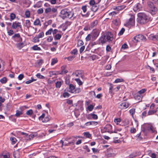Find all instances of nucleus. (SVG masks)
I'll return each instance as SVG.
<instances>
[{
	"label": "nucleus",
	"mask_w": 158,
	"mask_h": 158,
	"mask_svg": "<svg viewBox=\"0 0 158 158\" xmlns=\"http://www.w3.org/2000/svg\"><path fill=\"white\" fill-rule=\"evenodd\" d=\"M138 22L140 24H144L148 22L150 17L148 15L144 13H139L138 14Z\"/></svg>",
	"instance_id": "1"
},
{
	"label": "nucleus",
	"mask_w": 158,
	"mask_h": 158,
	"mask_svg": "<svg viewBox=\"0 0 158 158\" xmlns=\"http://www.w3.org/2000/svg\"><path fill=\"white\" fill-rule=\"evenodd\" d=\"M60 13V17L64 19L66 18L70 19L73 17L74 15L73 12L69 11L68 10L66 9L62 10Z\"/></svg>",
	"instance_id": "2"
},
{
	"label": "nucleus",
	"mask_w": 158,
	"mask_h": 158,
	"mask_svg": "<svg viewBox=\"0 0 158 158\" xmlns=\"http://www.w3.org/2000/svg\"><path fill=\"white\" fill-rule=\"evenodd\" d=\"M45 12L46 14L50 13L52 17H55L57 16L58 13L57 8L56 7L52 8L48 7L45 10Z\"/></svg>",
	"instance_id": "3"
},
{
	"label": "nucleus",
	"mask_w": 158,
	"mask_h": 158,
	"mask_svg": "<svg viewBox=\"0 0 158 158\" xmlns=\"http://www.w3.org/2000/svg\"><path fill=\"white\" fill-rule=\"evenodd\" d=\"M134 40L136 42L141 41H145L146 40V37L143 35L140 34L135 36L134 37Z\"/></svg>",
	"instance_id": "4"
},
{
	"label": "nucleus",
	"mask_w": 158,
	"mask_h": 158,
	"mask_svg": "<svg viewBox=\"0 0 158 158\" xmlns=\"http://www.w3.org/2000/svg\"><path fill=\"white\" fill-rule=\"evenodd\" d=\"M127 98L125 99L123 102L119 105V107L121 109H125L128 107L130 104L128 102H126Z\"/></svg>",
	"instance_id": "5"
},
{
	"label": "nucleus",
	"mask_w": 158,
	"mask_h": 158,
	"mask_svg": "<svg viewBox=\"0 0 158 158\" xmlns=\"http://www.w3.org/2000/svg\"><path fill=\"white\" fill-rule=\"evenodd\" d=\"M143 9V6L142 4L140 3H137L133 8V10L135 12H138Z\"/></svg>",
	"instance_id": "6"
},
{
	"label": "nucleus",
	"mask_w": 158,
	"mask_h": 158,
	"mask_svg": "<svg viewBox=\"0 0 158 158\" xmlns=\"http://www.w3.org/2000/svg\"><path fill=\"white\" fill-rule=\"evenodd\" d=\"M135 16L133 15H131V18L127 21L126 25L127 26H133L135 24Z\"/></svg>",
	"instance_id": "7"
},
{
	"label": "nucleus",
	"mask_w": 158,
	"mask_h": 158,
	"mask_svg": "<svg viewBox=\"0 0 158 158\" xmlns=\"http://www.w3.org/2000/svg\"><path fill=\"white\" fill-rule=\"evenodd\" d=\"M92 36V40H95L98 36L99 34V30H93L90 33Z\"/></svg>",
	"instance_id": "8"
},
{
	"label": "nucleus",
	"mask_w": 158,
	"mask_h": 158,
	"mask_svg": "<svg viewBox=\"0 0 158 158\" xmlns=\"http://www.w3.org/2000/svg\"><path fill=\"white\" fill-rule=\"evenodd\" d=\"M106 39L109 42H111L114 39L113 34L111 32H108L105 35Z\"/></svg>",
	"instance_id": "9"
},
{
	"label": "nucleus",
	"mask_w": 158,
	"mask_h": 158,
	"mask_svg": "<svg viewBox=\"0 0 158 158\" xmlns=\"http://www.w3.org/2000/svg\"><path fill=\"white\" fill-rule=\"evenodd\" d=\"M11 39L14 40H16L19 42H21L22 40V38L21 37L19 33L15 34L12 37Z\"/></svg>",
	"instance_id": "10"
},
{
	"label": "nucleus",
	"mask_w": 158,
	"mask_h": 158,
	"mask_svg": "<svg viewBox=\"0 0 158 158\" xmlns=\"http://www.w3.org/2000/svg\"><path fill=\"white\" fill-rule=\"evenodd\" d=\"M12 28L13 29H16L18 27H19L21 30L22 31V25L20 23L17 21L13 22L12 23Z\"/></svg>",
	"instance_id": "11"
},
{
	"label": "nucleus",
	"mask_w": 158,
	"mask_h": 158,
	"mask_svg": "<svg viewBox=\"0 0 158 158\" xmlns=\"http://www.w3.org/2000/svg\"><path fill=\"white\" fill-rule=\"evenodd\" d=\"M82 71L81 70H77L74 73H73L72 75L74 76L78 77H81V78H82L83 76L82 74Z\"/></svg>",
	"instance_id": "12"
},
{
	"label": "nucleus",
	"mask_w": 158,
	"mask_h": 158,
	"mask_svg": "<svg viewBox=\"0 0 158 158\" xmlns=\"http://www.w3.org/2000/svg\"><path fill=\"white\" fill-rule=\"evenodd\" d=\"M112 126L111 125L109 124H107L104 127L103 130L105 132H108L110 133V131L112 129Z\"/></svg>",
	"instance_id": "13"
},
{
	"label": "nucleus",
	"mask_w": 158,
	"mask_h": 158,
	"mask_svg": "<svg viewBox=\"0 0 158 158\" xmlns=\"http://www.w3.org/2000/svg\"><path fill=\"white\" fill-rule=\"evenodd\" d=\"M107 40L106 39V37L105 35H103L99 39V42L100 43H102V44L105 43Z\"/></svg>",
	"instance_id": "14"
},
{
	"label": "nucleus",
	"mask_w": 158,
	"mask_h": 158,
	"mask_svg": "<svg viewBox=\"0 0 158 158\" xmlns=\"http://www.w3.org/2000/svg\"><path fill=\"white\" fill-rule=\"evenodd\" d=\"M69 91L71 93H73L75 89V86L72 84H69Z\"/></svg>",
	"instance_id": "15"
},
{
	"label": "nucleus",
	"mask_w": 158,
	"mask_h": 158,
	"mask_svg": "<svg viewBox=\"0 0 158 158\" xmlns=\"http://www.w3.org/2000/svg\"><path fill=\"white\" fill-rule=\"evenodd\" d=\"M157 10V8L156 6H155L152 9H149V12L151 13L152 15H154L156 13Z\"/></svg>",
	"instance_id": "16"
},
{
	"label": "nucleus",
	"mask_w": 158,
	"mask_h": 158,
	"mask_svg": "<svg viewBox=\"0 0 158 158\" xmlns=\"http://www.w3.org/2000/svg\"><path fill=\"white\" fill-rule=\"evenodd\" d=\"M150 38L154 41L156 40L158 41V35L151 34L150 35Z\"/></svg>",
	"instance_id": "17"
},
{
	"label": "nucleus",
	"mask_w": 158,
	"mask_h": 158,
	"mask_svg": "<svg viewBox=\"0 0 158 158\" xmlns=\"http://www.w3.org/2000/svg\"><path fill=\"white\" fill-rule=\"evenodd\" d=\"M33 24L35 26H41V24L40 20L39 19H37L34 22Z\"/></svg>",
	"instance_id": "18"
},
{
	"label": "nucleus",
	"mask_w": 158,
	"mask_h": 158,
	"mask_svg": "<svg viewBox=\"0 0 158 158\" xmlns=\"http://www.w3.org/2000/svg\"><path fill=\"white\" fill-rule=\"evenodd\" d=\"M98 8V4H94V5L92 6L91 9L92 11L95 12L97 10Z\"/></svg>",
	"instance_id": "19"
},
{
	"label": "nucleus",
	"mask_w": 158,
	"mask_h": 158,
	"mask_svg": "<svg viewBox=\"0 0 158 158\" xmlns=\"http://www.w3.org/2000/svg\"><path fill=\"white\" fill-rule=\"evenodd\" d=\"M13 156L15 158H19V152L18 150L14 152L13 153Z\"/></svg>",
	"instance_id": "20"
},
{
	"label": "nucleus",
	"mask_w": 158,
	"mask_h": 158,
	"mask_svg": "<svg viewBox=\"0 0 158 158\" xmlns=\"http://www.w3.org/2000/svg\"><path fill=\"white\" fill-rule=\"evenodd\" d=\"M42 5V2L40 1L38 2L36 4L34 5V7L35 8H39Z\"/></svg>",
	"instance_id": "21"
},
{
	"label": "nucleus",
	"mask_w": 158,
	"mask_h": 158,
	"mask_svg": "<svg viewBox=\"0 0 158 158\" xmlns=\"http://www.w3.org/2000/svg\"><path fill=\"white\" fill-rule=\"evenodd\" d=\"M98 23V21L97 20H95L91 23L90 27L93 28L94 27L96 26Z\"/></svg>",
	"instance_id": "22"
},
{
	"label": "nucleus",
	"mask_w": 158,
	"mask_h": 158,
	"mask_svg": "<svg viewBox=\"0 0 158 158\" xmlns=\"http://www.w3.org/2000/svg\"><path fill=\"white\" fill-rule=\"evenodd\" d=\"M143 97V96L142 95H140L137 93L136 95L135 96V99L141 100Z\"/></svg>",
	"instance_id": "23"
},
{
	"label": "nucleus",
	"mask_w": 158,
	"mask_h": 158,
	"mask_svg": "<svg viewBox=\"0 0 158 158\" xmlns=\"http://www.w3.org/2000/svg\"><path fill=\"white\" fill-rule=\"evenodd\" d=\"M153 3H154L152 2H150L148 3V8H149V10L151 9H152L155 6L153 4Z\"/></svg>",
	"instance_id": "24"
},
{
	"label": "nucleus",
	"mask_w": 158,
	"mask_h": 158,
	"mask_svg": "<svg viewBox=\"0 0 158 158\" xmlns=\"http://www.w3.org/2000/svg\"><path fill=\"white\" fill-rule=\"evenodd\" d=\"M114 24L116 26L119 25L120 23V20L119 19H117L113 21Z\"/></svg>",
	"instance_id": "25"
},
{
	"label": "nucleus",
	"mask_w": 158,
	"mask_h": 158,
	"mask_svg": "<svg viewBox=\"0 0 158 158\" xmlns=\"http://www.w3.org/2000/svg\"><path fill=\"white\" fill-rule=\"evenodd\" d=\"M135 108H132L129 111V113L131 115L133 118H134V114H135Z\"/></svg>",
	"instance_id": "26"
},
{
	"label": "nucleus",
	"mask_w": 158,
	"mask_h": 158,
	"mask_svg": "<svg viewBox=\"0 0 158 158\" xmlns=\"http://www.w3.org/2000/svg\"><path fill=\"white\" fill-rule=\"evenodd\" d=\"M10 140L11 141V143L12 144H15L17 141L16 139L13 137H10Z\"/></svg>",
	"instance_id": "27"
},
{
	"label": "nucleus",
	"mask_w": 158,
	"mask_h": 158,
	"mask_svg": "<svg viewBox=\"0 0 158 158\" xmlns=\"http://www.w3.org/2000/svg\"><path fill=\"white\" fill-rule=\"evenodd\" d=\"M7 81V78L5 77H3L0 80V82L2 84L6 83Z\"/></svg>",
	"instance_id": "28"
},
{
	"label": "nucleus",
	"mask_w": 158,
	"mask_h": 158,
	"mask_svg": "<svg viewBox=\"0 0 158 158\" xmlns=\"http://www.w3.org/2000/svg\"><path fill=\"white\" fill-rule=\"evenodd\" d=\"M75 80L77 82V84L79 85H82L83 82L81 81L79 78H75Z\"/></svg>",
	"instance_id": "29"
},
{
	"label": "nucleus",
	"mask_w": 158,
	"mask_h": 158,
	"mask_svg": "<svg viewBox=\"0 0 158 158\" xmlns=\"http://www.w3.org/2000/svg\"><path fill=\"white\" fill-rule=\"evenodd\" d=\"M25 24H26V26L28 28L31 26V23L29 20H26L25 22Z\"/></svg>",
	"instance_id": "30"
},
{
	"label": "nucleus",
	"mask_w": 158,
	"mask_h": 158,
	"mask_svg": "<svg viewBox=\"0 0 158 158\" xmlns=\"http://www.w3.org/2000/svg\"><path fill=\"white\" fill-rule=\"evenodd\" d=\"M22 114L23 113L22 111H19L18 110H17L16 111V113L15 115L17 117H19L20 115Z\"/></svg>",
	"instance_id": "31"
},
{
	"label": "nucleus",
	"mask_w": 158,
	"mask_h": 158,
	"mask_svg": "<svg viewBox=\"0 0 158 158\" xmlns=\"http://www.w3.org/2000/svg\"><path fill=\"white\" fill-rule=\"evenodd\" d=\"M146 91V89H143L139 91L137 93L140 95H142V94L144 93Z\"/></svg>",
	"instance_id": "32"
},
{
	"label": "nucleus",
	"mask_w": 158,
	"mask_h": 158,
	"mask_svg": "<svg viewBox=\"0 0 158 158\" xmlns=\"http://www.w3.org/2000/svg\"><path fill=\"white\" fill-rule=\"evenodd\" d=\"M83 134L87 138H90L91 137V135L89 132H85Z\"/></svg>",
	"instance_id": "33"
},
{
	"label": "nucleus",
	"mask_w": 158,
	"mask_h": 158,
	"mask_svg": "<svg viewBox=\"0 0 158 158\" xmlns=\"http://www.w3.org/2000/svg\"><path fill=\"white\" fill-rule=\"evenodd\" d=\"M16 18L15 15L13 13H11L10 14V20H13Z\"/></svg>",
	"instance_id": "34"
},
{
	"label": "nucleus",
	"mask_w": 158,
	"mask_h": 158,
	"mask_svg": "<svg viewBox=\"0 0 158 158\" xmlns=\"http://www.w3.org/2000/svg\"><path fill=\"white\" fill-rule=\"evenodd\" d=\"M114 121L115 123H116L117 125H118V123L121 122V119L120 118H116L114 119Z\"/></svg>",
	"instance_id": "35"
},
{
	"label": "nucleus",
	"mask_w": 158,
	"mask_h": 158,
	"mask_svg": "<svg viewBox=\"0 0 158 158\" xmlns=\"http://www.w3.org/2000/svg\"><path fill=\"white\" fill-rule=\"evenodd\" d=\"M85 40L87 41H89L90 40H92V36L91 34H89L87 35L85 38Z\"/></svg>",
	"instance_id": "36"
},
{
	"label": "nucleus",
	"mask_w": 158,
	"mask_h": 158,
	"mask_svg": "<svg viewBox=\"0 0 158 158\" xmlns=\"http://www.w3.org/2000/svg\"><path fill=\"white\" fill-rule=\"evenodd\" d=\"M157 110H149L148 113V115H152L153 114L155 113L156 112Z\"/></svg>",
	"instance_id": "37"
},
{
	"label": "nucleus",
	"mask_w": 158,
	"mask_h": 158,
	"mask_svg": "<svg viewBox=\"0 0 158 158\" xmlns=\"http://www.w3.org/2000/svg\"><path fill=\"white\" fill-rule=\"evenodd\" d=\"M58 60L56 58H54L52 59L51 64L52 65H54L57 62Z\"/></svg>",
	"instance_id": "38"
},
{
	"label": "nucleus",
	"mask_w": 158,
	"mask_h": 158,
	"mask_svg": "<svg viewBox=\"0 0 158 158\" xmlns=\"http://www.w3.org/2000/svg\"><path fill=\"white\" fill-rule=\"evenodd\" d=\"M147 130L148 131L150 130L152 131V127L148 126V127H146V128L144 129V130H143V131L144 132H146Z\"/></svg>",
	"instance_id": "39"
},
{
	"label": "nucleus",
	"mask_w": 158,
	"mask_h": 158,
	"mask_svg": "<svg viewBox=\"0 0 158 158\" xmlns=\"http://www.w3.org/2000/svg\"><path fill=\"white\" fill-rule=\"evenodd\" d=\"M61 85V81H58L56 83V86L57 88H59Z\"/></svg>",
	"instance_id": "40"
},
{
	"label": "nucleus",
	"mask_w": 158,
	"mask_h": 158,
	"mask_svg": "<svg viewBox=\"0 0 158 158\" xmlns=\"http://www.w3.org/2000/svg\"><path fill=\"white\" fill-rule=\"evenodd\" d=\"M32 49L34 50H40L41 48L40 47H39L37 45L34 46L32 47Z\"/></svg>",
	"instance_id": "41"
},
{
	"label": "nucleus",
	"mask_w": 158,
	"mask_h": 158,
	"mask_svg": "<svg viewBox=\"0 0 158 158\" xmlns=\"http://www.w3.org/2000/svg\"><path fill=\"white\" fill-rule=\"evenodd\" d=\"M53 31L52 28H50L48 31L45 33L46 35H50L52 33Z\"/></svg>",
	"instance_id": "42"
},
{
	"label": "nucleus",
	"mask_w": 158,
	"mask_h": 158,
	"mask_svg": "<svg viewBox=\"0 0 158 158\" xmlns=\"http://www.w3.org/2000/svg\"><path fill=\"white\" fill-rule=\"evenodd\" d=\"M33 110L31 109L27 110L26 113V114L29 116H31Z\"/></svg>",
	"instance_id": "43"
},
{
	"label": "nucleus",
	"mask_w": 158,
	"mask_h": 158,
	"mask_svg": "<svg viewBox=\"0 0 158 158\" xmlns=\"http://www.w3.org/2000/svg\"><path fill=\"white\" fill-rule=\"evenodd\" d=\"M36 77L39 78L41 79H43L45 78V77L43 75H42L40 74V73H37L36 75Z\"/></svg>",
	"instance_id": "44"
},
{
	"label": "nucleus",
	"mask_w": 158,
	"mask_h": 158,
	"mask_svg": "<svg viewBox=\"0 0 158 158\" xmlns=\"http://www.w3.org/2000/svg\"><path fill=\"white\" fill-rule=\"evenodd\" d=\"M50 118H49V117L47 116L42 120V122L44 123H46L49 121L50 120Z\"/></svg>",
	"instance_id": "45"
},
{
	"label": "nucleus",
	"mask_w": 158,
	"mask_h": 158,
	"mask_svg": "<svg viewBox=\"0 0 158 158\" xmlns=\"http://www.w3.org/2000/svg\"><path fill=\"white\" fill-rule=\"evenodd\" d=\"M61 37V35L58 34H56L55 36V39L59 40L60 39Z\"/></svg>",
	"instance_id": "46"
},
{
	"label": "nucleus",
	"mask_w": 158,
	"mask_h": 158,
	"mask_svg": "<svg viewBox=\"0 0 158 158\" xmlns=\"http://www.w3.org/2000/svg\"><path fill=\"white\" fill-rule=\"evenodd\" d=\"M81 91V89L80 88L75 89L73 93H78Z\"/></svg>",
	"instance_id": "47"
},
{
	"label": "nucleus",
	"mask_w": 158,
	"mask_h": 158,
	"mask_svg": "<svg viewBox=\"0 0 158 158\" xmlns=\"http://www.w3.org/2000/svg\"><path fill=\"white\" fill-rule=\"evenodd\" d=\"M83 44V42L82 40H79L77 43V45L78 46H81Z\"/></svg>",
	"instance_id": "48"
},
{
	"label": "nucleus",
	"mask_w": 158,
	"mask_h": 158,
	"mask_svg": "<svg viewBox=\"0 0 158 158\" xmlns=\"http://www.w3.org/2000/svg\"><path fill=\"white\" fill-rule=\"evenodd\" d=\"M77 49H74L73 50H72L71 52V53L72 54H74V55H76L77 54Z\"/></svg>",
	"instance_id": "49"
},
{
	"label": "nucleus",
	"mask_w": 158,
	"mask_h": 158,
	"mask_svg": "<svg viewBox=\"0 0 158 158\" xmlns=\"http://www.w3.org/2000/svg\"><path fill=\"white\" fill-rule=\"evenodd\" d=\"M125 29L123 28L121 29L120 31L119 32V33L118 34V35H122L124 32L125 31Z\"/></svg>",
	"instance_id": "50"
},
{
	"label": "nucleus",
	"mask_w": 158,
	"mask_h": 158,
	"mask_svg": "<svg viewBox=\"0 0 158 158\" xmlns=\"http://www.w3.org/2000/svg\"><path fill=\"white\" fill-rule=\"evenodd\" d=\"M123 80L122 79L117 78L115 80L114 82L115 83H117L118 82H123Z\"/></svg>",
	"instance_id": "51"
},
{
	"label": "nucleus",
	"mask_w": 158,
	"mask_h": 158,
	"mask_svg": "<svg viewBox=\"0 0 158 158\" xmlns=\"http://www.w3.org/2000/svg\"><path fill=\"white\" fill-rule=\"evenodd\" d=\"M5 101V98H2V97H0V106H1L2 103L4 102Z\"/></svg>",
	"instance_id": "52"
},
{
	"label": "nucleus",
	"mask_w": 158,
	"mask_h": 158,
	"mask_svg": "<svg viewBox=\"0 0 158 158\" xmlns=\"http://www.w3.org/2000/svg\"><path fill=\"white\" fill-rule=\"evenodd\" d=\"M25 15L27 18H29L30 16V13L29 10L26 11L25 13Z\"/></svg>",
	"instance_id": "53"
},
{
	"label": "nucleus",
	"mask_w": 158,
	"mask_h": 158,
	"mask_svg": "<svg viewBox=\"0 0 158 158\" xmlns=\"http://www.w3.org/2000/svg\"><path fill=\"white\" fill-rule=\"evenodd\" d=\"M7 33L9 35L11 36L14 34V32L13 30H10L7 31Z\"/></svg>",
	"instance_id": "54"
},
{
	"label": "nucleus",
	"mask_w": 158,
	"mask_h": 158,
	"mask_svg": "<svg viewBox=\"0 0 158 158\" xmlns=\"http://www.w3.org/2000/svg\"><path fill=\"white\" fill-rule=\"evenodd\" d=\"M63 96L64 97H69L70 96V94L67 92H64L63 94Z\"/></svg>",
	"instance_id": "55"
},
{
	"label": "nucleus",
	"mask_w": 158,
	"mask_h": 158,
	"mask_svg": "<svg viewBox=\"0 0 158 158\" xmlns=\"http://www.w3.org/2000/svg\"><path fill=\"white\" fill-rule=\"evenodd\" d=\"M44 10L42 8H40L37 10V12L38 14H41L43 13Z\"/></svg>",
	"instance_id": "56"
},
{
	"label": "nucleus",
	"mask_w": 158,
	"mask_h": 158,
	"mask_svg": "<svg viewBox=\"0 0 158 158\" xmlns=\"http://www.w3.org/2000/svg\"><path fill=\"white\" fill-rule=\"evenodd\" d=\"M37 135V134L36 133H34V134L32 133V134H31L29 135V138L30 139L32 138H34V137L36 136Z\"/></svg>",
	"instance_id": "57"
},
{
	"label": "nucleus",
	"mask_w": 158,
	"mask_h": 158,
	"mask_svg": "<svg viewBox=\"0 0 158 158\" xmlns=\"http://www.w3.org/2000/svg\"><path fill=\"white\" fill-rule=\"evenodd\" d=\"M94 108V106L92 105H90L88 106V109L89 111H91Z\"/></svg>",
	"instance_id": "58"
},
{
	"label": "nucleus",
	"mask_w": 158,
	"mask_h": 158,
	"mask_svg": "<svg viewBox=\"0 0 158 158\" xmlns=\"http://www.w3.org/2000/svg\"><path fill=\"white\" fill-rule=\"evenodd\" d=\"M44 34L43 32H40L38 35V37L39 38H41L44 36Z\"/></svg>",
	"instance_id": "59"
},
{
	"label": "nucleus",
	"mask_w": 158,
	"mask_h": 158,
	"mask_svg": "<svg viewBox=\"0 0 158 158\" xmlns=\"http://www.w3.org/2000/svg\"><path fill=\"white\" fill-rule=\"evenodd\" d=\"M90 115L94 119H97L98 118V116L95 114H91Z\"/></svg>",
	"instance_id": "60"
},
{
	"label": "nucleus",
	"mask_w": 158,
	"mask_h": 158,
	"mask_svg": "<svg viewBox=\"0 0 158 158\" xmlns=\"http://www.w3.org/2000/svg\"><path fill=\"white\" fill-rule=\"evenodd\" d=\"M128 48V45L126 44H123L121 47V48L123 49H125Z\"/></svg>",
	"instance_id": "61"
},
{
	"label": "nucleus",
	"mask_w": 158,
	"mask_h": 158,
	"mask_svg": "<svg viewBox=\"0 0 158 158\" xmlns=\"http://www.w3.org/2000/svg\"><path fill=\"white\" fill-rule=\"evenodd\" d=\"M89 5L91 6H92L96 4L95 1H94V0H91L89 1Z\"/></svg>",
	"instance_id": "62"
},
{
	"label": "nucleus",
	"mask_w": 158,
	"mask_h": 158,
	"mask_svg": "<svg viewBox=\"0 0 158 158\" xmlns=\"http://www.w3.org/2000/svg\"><path fill=\"white\" fill-rule=\"evenodd\" d=\"M136 131V129L134 127H131V128L130 132L132 133H134Z\"/></svg>",
	"instance_id": "63"
},
{
	"label": "nucleus",
	"mask_w": 158,
	"mask_h": 158,
	"mask_svg": "<svg viewBox=\"0 0 158 158\" xmlns=\"http://www.w3.org/2000/svg\"><path fill=\"white\" fill-rule=\"evenodd\" d=\"M86 7L87 6L86 5L83 6L81 7V9L84 13H85L86 11Z\"/></svg>",
	"instance_id": "64"
}]
</instances>
